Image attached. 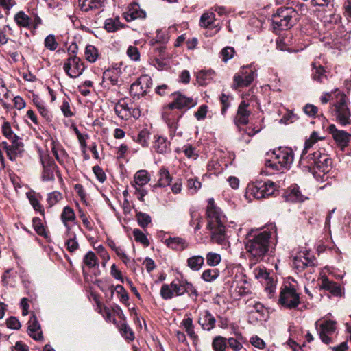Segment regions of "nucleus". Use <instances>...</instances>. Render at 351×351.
<instances>
[{"instance_id": "51", "label": "nucleus", "mask_w": 351, "mask_h": 351, "mask_svg": "<svg viewBox=\"0 0 351 351\" xmlns=\"http://www.w3.org/2000/svg\"><path fill=\"white\" fill-rule=\"evenodd\" d=\"M62 199V195L59 191H55L47 194V202L49 208H51Z\"/></svg>"}, {"instance_id": "35", "label": "nucleus", "mask_w": 351, "mask_h": 351, "mask_svg": "<svg viewBox=\"0 0 351 351\" xmlns=\"http://www.w3.org/2000/svg\"><path fill=\"white\" fill-rule=\"evenodd\" d=\"M114 109L116 114L122 119H127L129 116L128 104L123 99L119 101Z\"/></svg>"}, {"instance_id": "13", "label": "nucleus", "mask_w": 351, "mask_h": 351, "mask_svg": "<svg viewBox=\"0 0 351 351\" xmlns=\"http://www.w3.org/2000/svg\"><path fill=\"white\" fill-rule=\"evenodd\" d=\"M63 69L68 76L76 78L81 75L85 69L82 60L76 55H71L66 60Z\"/></svg>"}, {"instance_id": "10", "label": "nucleus", "mask_w": 351, "mask_h": 351, "mask_svg": "<svg viewBox=\"0 0 351 351\" xmlns=\"http://www.w3.org/2000/svg\"><path fill=\"white\" fill-rule=\"evenodd\" d=\"M315 258L307 250L298 252L293 257V267L298 271H302L305 269H308L309 272H312L313 267L315 266Z\"/></svg>"}, {"instance_id": "49", "label": "nucleus", "mask_w": 351, "mask_h": 351, "mask_svg": "<svg viewBox=\"0 0 351 351\" xmlns=\"http://www.w3.org/2000/svg\"><path fill=\"white\" fill-rule=\"evenodd\" d=\"M160 295L163 300H167L172 299L174 295L173 289L170 285L163 284L160 291Z\"/></svg>"}, {"instance_id": "4", "label": "nucleus", "mask_w": 351, "mask_h": 351, "mask_svg": "<svg viewBox=\"0 0 351 351\" xmlns=\"http://www.w3.org/2000/svg\"><path fill=\"white\" fill-rule=\"evenodd\" d=\"M301 161L304 163L305 161L308 163V167L311 169H317L316 173H323L324 174L330 171L331 165V159L330 157L322 153L319 150L310 153L306 157L304 155L301 156Z\"/></svg>"}, {"instance_id": "56", "label": "nucleus", "mask_w": 351, "mask_h": 351, "mask_svg": "<svg viewBox=\"0 0 351 351\" xmlns=\"http://www.w3.org/2000/svg\"><path fill=\"white\" fill-rule=\"evenodd\" d=\"M2 132L3 134L10 141V142L20 138L15 134H14L10 127V125L8 122H5L3 123L2 126Z\"/></svg>"}, {"instance_id": "37", "label": "nucleus", "mask_w": 351, "mask_h": 351, "mask_svg": "<svg viewBox=\"0 0 351 351\" xmlns=\"http://www.w3.org/2000/svg\"><path fill=\"white\" fill-rule=\"evenodd\" d=\"M169 145L170 143L166 138L158 136L155 141L154 147L158 153L163 154L169 150Z\"/></svg>"}, {"instance_id": "57", "label": "nucleus", "mask_w": 351, "mask_h": 351, "mask_svg": "<svg viewBox=\"0 0 351 351\" xmlns=\"http://www.w3.org/2000/svg\"><path fill=\"white\" fill-rule=\"evenodd\" d=\"M114 291L117 292V294L120 295L119 299L121 302L125 304L128 301V293L122 285H117L114 287V290H112V295H113Z\"/></svg>"}, {"instance_id": "9", "label": "nucleus", "mask_w": 351, "mask_h": 351, "mask_svg": "<svg viewBox=\"0 0 351 351\" xmlns=\"http://www.w3.org/2000/svg\"><path fill=\"white\" fill-rule=\"evenodd\" d=\"M40 160L43 167L41 176L43 181H53L55 180V173L60 177V173L58 169L57 165L48 154H40Z\"/></svg>"}, {"instance_id": "23", "label": "nucleus", "mask_w": 351, "mask_h": 351, "mask_svg": "<svg viewBox=\"0 0 351 351\" xmlns=\"http://www.w3.org/2000/svg\"><path fill=\"white\" fill-rule=\"evenodd\" d=\"M28 334L34 340H42L43 333L40 328V325L34 314H32L28 322Z\"/></svg>"}, {"instance_id": "47", "label": "nucleus", "mask_w": 351, "mask_h": 351, "mask_svg": "<svg viewBox=\"0 0 351 351\" xmlns=\"http://www.w3.org/2000/svg\"><path fill=\"white\" fill-rule=\"evenodd\" d=\"M206 261L208 266L215 267L220 263L221 256L218 253L209 252L206 255Z\"/></svg>"}, {"instance_id": "8", "label": "nucleus", "mask_w": 351, "mask_h": 351, "mask_svg": "<svg viewBox=\"0 0 351 351\" xmlns=\"http://www.w3.org/2000/svg\"><path fill=\"white\" fill-rule=\"evenodd\" d=\"M336 322L321 319L315 322V328L322 341L326 344L333 342L332 336L336 330Z\"/></svg>"}, {"instance_id": "18", "label": "nucleus", "mask_w": 351, "mask_h": 351, "mask_svg": "<svg viewBox=\"0 0 351 351\" xmlns=\"http://www.w3.org/2000/svg\"><path fill=\"white\" fill-rule=\"evenodd\" d=\"M248 106L249 104L245 101H242L238 107L237 114L234 119V123L240 132H241L240 125H247L249 122V116L251 112L247 110Z\"/></svg>"}, {"instance_id": "40", "label": "nucleus", "mask_w": 351, "mask_h": 351, "mask_svg": "<svg viewBox=\"0 0 351 351\" xmlns=\"http://www.w3.org/2000/svg\"><path fill=\"white\" fill-rule=\"evenodd\" d=\"M322 139H323V137L319 136L318 132L316 131H313L311 134L309 138L306 139L305 141L304 148L302 153V156L307 154L308 149L319 140Z\"/></svg>"}, {"instance_id": "61", "label": "nucleus", "mask_w": 351, "mask_h": 351, "mask_svg": "<svg viewBox=\"0 0 351 351\" xmlns=\"http://www.w3.org/2000/svg\"><path fill=\"white\" fill-rule=\"evenodd\" d=\"M298 119L297 115L291 111H287L280 120V123L289 124Z\"/></svg>"}, {"instance_id": "17", "label": "nucleus", "mask_w": 351, "mask_h": 351, "mask_svg": "<svg viewBox=\"0 0 351 351\" xmlns=\"http://www.w3.org/2000/svg\"><path fill=\"white\" fill-rule=\"evenodd\" d=\"M120 71L118 69L113 68L108 69L103 73V80L101 86L104 88H110V85L119 86L121 84V79L119 75Z\"/></svg>"}, {"instance_id": "25", "label": "nucleus", "mask_w": 351, "mask_h": 351, "mask_svg": "<svg viewBox=\"0 0 351 351\" xmlns=\"http://www.w3.org/2000/svg\"><path fill=\"white\" fill-rule=\"evenodd\" d=\"M311 66V77L312 80L319 83H324L328 79L327 74L329 72L323 66L317 65L315 62H312Z\"/></svg>"}, {"instance_id": "16", "label": "nucleus", "mask_w": 351, "mask_h": 351, "mask_svg": "<svg viewBox=\"0 0 351 351\" xmlns=\"http://www.w3.org/2000/svg\"><path fill=\"white\" fill-rule=\"evenodd\" d=\"M172 97L173 101L170 104L176 109H189L197 104V102L192 97H186L180 92L173 93Z\"/></svg>"}, {"instance_id": "6", "label": "nucleus", "mask_w": 351, "mask_h": 351, "mask_svg": "<svg viewBox=\"0 0 351 351\" xmlns=\"http://www.w3.org/2000/svg\"><path fill=\"white\" fill-rule=\"evenodd\" d=\"M278 304L288 308H296L300 304V293L293 285H284L281 287Z\"/></svg>"}, {"instance_id": "44", "label": "nucleus", "mask_w": 351, "mask_h": 351, "mask_svg": "<svg viewBox=\"0 0 351 351\" xmlns=\"http://www.w3.org/2000/svg\"><path fill=\"white\" fill-rule=\"evenodd\" d=\"M65 247L71 253H74L79 249L80 245L77 241L76 234H71L70 237L65 238Z\"/></svg>"}, {"instance_id": "28", "label": "nucleus", "mask_w": 351, "mask_h": 351, "mask_svg": "<svg viewBox=\"0 0 351 351\" xmlns=\"http://www.w3.org/2000/svg\"><path fill=\"white\" fill-rule=\"evenodd\" d=\"M51 145V151L56 160L60 165H64L68 158L66 152L59 143H56L55 141H53Z\"/></svg>"}, {"instance_id": "29", "label": "nucleus", "mask_w": 351, "mask_h": 351, "mask_svg": "<svg viewBox=\"0 0 351 351\" xmlns=\"http://www.w3.org/2000/svg\"><path fill=\"white\" fill-rule=\"evenodd\" d=\"M166 245L177 251H182L188 247L186 241L181 237H169L165 240Z\"/></svg>"}, {"instance_id": "21", "label": "nucleus", "mask_w": 351, "mask_h": 351, "mask_svg": "<svg viewBox=\"0 0 351 351\" xmlns=\"http://www.w3.org/2000/svg\"><path fill=\"white\" fill-rule=\"evenodd\" d=\"M25 152L24 144L21 138L11 141L10 149L6 153L11 161H16L18 158H22Z\"/></svg>"}, {"instance_id": "39", "label": "nucleus", "mask_w": 351, "mask_h": 351, "mask_svg": "<svg viewBox=\"0 0 351 351\" xmlns=\"http://www.w3.org/2000/svg\"><path fill=\"white\" fill-rule=\"evenodd\" d=\"M84 54L86 60L91 63L95 62L99 57L97 49L92 45L86 47Z\"/></svg>"}, {"instance_id": "55", "label": "nucleus", "mask_w": 351, "mask_h": 351, "mask_svg": "<svg viewBox=\"0 0 351 351\" xmlns=\"http://www.w3.org/2000/svg\"><path fill=\"white\" fill-rule=\"evenodd\" d=\"M133 235L136 242H139L146 247H147L149 245L148 239L141 230L138 228L134 229Z\"/></svg>"}, {"instance_id": "58", "label": "nucleus", "mask_w": 351, "mask_h": 351, "mask_svg": "<svg viewBox=\"0 0 351 351\" xmlns=\"http://www.w3.org/2000/svg\"><path fill=\"white\" fill-rule=\"evenodd\" d=\"M220 101L222 104L221 114L224 116L230 106V97L225 93H222L220 96Z\"/></svg>"}, {"instance_id": "20", "label": "nucleus", "mask_w": 351, "mask_h": 351, "mask_svg": "<svg viewBox=\"0 0 351 351\" xmlns=\"http://www.w3.org/2000/svg\"><path fill=\"white\" fill-rule=\"evenodd\" d=\"M284 197L287 202H303L308 199L302 193L300 187L295 184L291 185L285 191Z\"/></svg>"}, {"instance_id": "60", "label": "nucleus", "mask_w": 351, "mask_h": 351, "mask_svg": "<svg viewBox=\"0 0 351 351\" xmlns=\"http://www.w3.org/2000/svg\"><path fill=\"white\" fill-rule=\"evenodd\" d=\"M128 56L133 61L140 60V53L136 47L129 46L127 49Z\"/></svg>"}, {"instance_id": "53", "label": "nucleus", "mask_w": 351, "mask_h": 351, "mask_svg": "<svg viewBox=\"0 0 351 351\" xmlns=\"http://www.w3.org/2000/svg\"><path fill=\"white\" fill-rule=\"evenodd\" d=\"M250 289L245 287L242 283L237 282L236 286L232 293V296L234 298L247 295L250 293Z\"/></svg>"}, {"instance_id": "30", "label": "nucleus", "mask_w": 351, "mask_h": 351, "mask_svg": "<svg viewBox=\"0 0 351 351\" xmlns=\"http://www.w3.org/2000/svg\"><path fill=\"white\" fill-rule=\"evenodd\" d=\"M262 188V184H260L258 181L249 184L246 189L245 197L252 196L256 199L264 198Z\"/></svg>"}, {"instance_id": "33", "label": "nucleus", "mask_w": 351, "mask_h": 351, "mask_svg": "<svg viewBox=\"0 0 351 351\" xmlns=\"http://www.w3.org/2000/svg\"><path fill=\"white\" fill-rule=\"evenodd\" d=\"M123 27L120 21V18L116 16L107 19L104 22V28L108 32H114Z\"/></svg>"}, {"instance_id": "26", "label": "nucleus", "mask_w": 351, "mask_h": 351, "mask_svg": "<svg viewBox=\"0 0 351 351\" xmlns=\"http://www.w3.org/2000/svg\"><path fill=\"white\" fill-rule=\"evenodd\" d=\"M198 323L204 330L209 331L215 328L216 320L208 310H205L201 313Z\"/></svg>"}, {"instance_id": "22", "label": "nucleus", "mask_w": 351, "mask_h": 351, "mask_svg": "<svg viewBox=\"0 0 351 351\" xmlns=\"http://www.w3.org/2000/svg\"><path fill=\"white\" fill-rule=\"evenodd\" d=\"M123 14L125 19L128 22L138 19H145L146 16L145 12L140 8L138 3L130 4Z\"/></svg>"}, {"instance_id": "1", "label": "nucleus", "mask_w": 351, "mask_h": 351, "mask_svg": "<svg viewBox=\"0 0 351 351\" xmlns=\"http://www.w3.org/2000/svg\"><path fill=\"white\" fill-rule=\"evenodd\" d=\"M206 217V228L210 232L211 241L219 245H226L228 242L225 226L227 219L221 208L216 206L213 198L208 202Z\"/></svg>"}, {"instance_id": "43", "label": "nucleus", "mask_w": 351, "mask_h": 351, "mask_svg": "<svg viewBox=\"0 0 351 351\" xmlns=\"http://www.w3.org/2000/svg\"><path fill=\"white\" fill-rule=\"evenodd\" d=\"M27 197L33 207L34 210L36 212L40 213L43 216L45 215V209L43 206L40 204L38 197L34 194H32L31 193H27Z\"/></svg>"}, {"instance_id": "42", "label": "nucleus", "mask_w": 351, "mask_h": 351, "mask_svg": "<svg viewBox=\"0 0 351 351\" xmlns=\"http://www.w3.org/2000/svg\"><path fill=\"white\" fill-rule=\"evenodd\" d=\"M219 276V271L217 269H206L201 276L202 280L208 282H212Z\"/></svg>"}, {"instance_id": "54", "label": "nucleus", "mask_w": 351, "mask_h": 351, "mask_svg": "<svg viewBox=\"0 0 351 351\" xmlns=\"http://www.w3.org/2000/svg\"><path fill=\"white\" fill-rule=\"evenodd\" d=\"M44 45L46 49L50 51H55L58 46L55 36L53 34L47 36L44 40Z\"/></svg>"}, {"instance_id": "45", "label": "nucleus", "mask_w": 351, "mask_h": 351, "mask_svg": "<svg viewBox=\"0 0 351 351\" xmlns=\"http://www.w3.org/2000/svg\"><path fill=\"white\" fill-rule=\"evenodd\" d=\"M258 182L262 184L264 198L273 195L276 190V186L274 182L268 180L266 182L258 181Z\"/></svg>"}, {"instance_id": "48", "label": "nucleus", "mask_w": 351, "mask_h": 351, "mask_svg": "<svg viewBox=\"0 0 351 351\" xmlns=\"http://www.w3.org/2000/svg\"><path fill=\"white\" fill-rule=\"evenodd\" d=\"M136 218L138 225L143 229L146 228L152 221L151 217L148 214L141 211L136 213Z\"/></svg>"}, {"instance_id": "59", "label": "nucleus", "mask_w": 351, "mask_h": 351, "mask_svg": "<svg viewBox=\"0 0 351 351\" xmlns=\"http://www.w3.org/2000/svg\"><path fill=\"white\" fill-rule=\"evenodd\" d=\"M120 330L122 333V335L125 339L131 340V341L134 339V334L128 324H121Z\"/></svg>"}, {"instance_id": "63", "label": "nucleus", "mask_w": 351, "mask_h": 351, "mask_svg": "<svg viewBox=\"0 0 351 351\" xmlns=\"http://www.w3.org/2000/svg\"><path fill=\"white\" fill-rule=\"evenodd\" d=\"M234 54V49L231 47H226L223 48L221 51V55L223 61L225 62L231 59Z\"/></svg>"}, {"instance_id": "34", "label": "nucleus", "mask_w": 351, "mask_h": 351, "mask_svg": "<svg viewBox=\"0 0 351 351\" xmlns=\"http://www.w3.org/2000/svg\"><path fill=\"white\" fill-rule=\"evenodd\" d=\"M187 266L193 271H197L201 269L204 263V258L200 255H195L189 257L187 261Z\"/></svg>"}, {"instance_id": "64", "label": "nucleus", "mask_w": 351, "mask_h": 351, "mask_svg": "<svg viewBox=\"0 0 351 351\" xmlns=\"http://www.w3.org/2000/svg\"><path fill=\"white\" fill-rule=\"evenodd\" d=\"M201 186V182L197 178H189L187 180V187L192 193H196Z\"/></svg>"}, {"instance_id": "14", "label": "nucleus", "mask_w": 351, "mask_h": 351, "mask_svg": "<svg viewBox=\"0 0 351 351\" xmlns=\"http://www.w3.org/2000/svg\"><path fill=\"white\" fill-rule=\"evenodd\" d=\"M256 75L255 71L251 67H243L240 74L234 75L232 87L236 89L239 87L248 86L254 81Z\"/></svg>"}, {"instance_id": "15", "label": "nucleus", "mask_w": 351, "mask_h": 351, "mask_svg": "<svg viewBox=\"0 0 351 351\" xmlns=\"http://www.w3.org/2000/svg\"><path fill=\"white\" fill-rule=\"evenodd\" d=\"M332 110L335 112V117L339 123L342 125L351 124L350 112L344 98L332 106Z\"/></svg>"}, {"instance_id": "19", "label": "nucleus", "mask_w": 351, "mask_h": 351, "mask_svg": "<svg viewBox=\"0 0 351 351\" xmlns=\"http://www.w3.org/2000/svg\"><path fill=\"white\" fill-rule=\"evenodd\" d=\"M328 130L337 144L342 147H345L348 145L351 140V134L344 130L337 129L335 125L333 124L328 127Z\"/></svg>"}, {"instance_id": "46", "label": "nucleus", "mask_w": 351, "mask_h": 351, "mask_svg": "<svg viewBox=\"0 0 351 351\" xmlns=\"http://www.w3.org/2000/svg\"><path fill=\"white\" fill-rule=\"evenodd\" d=\"M75 214L73 208L70 206H65L61 214V219L63 223L66 222H72L75 220Z\"/></svg>"}, {"instance_id": "62", "label": "nucleus", "mask_w": 351, "mask_h": 351, "mask_svg": "<svg viewBox=\"0 0 351 351\" xmlns=\"http://www.w3.org/2000/svg\"><path fill=\"white\" fill-rule=\"evenodd\" d=\"M208 107L206 104L201 105L197 112H195L194 116L198 121L204 120L208 112Z\"/></svg>"}, {"instance_id": "11", "label": "nucleus", "mask_w": 351, "mask_h": 351, "mask_svg": "<svg viewBox=\"0 0 351 351\" xmlns=\"http://www.w3.org/2000/svg\"><path fill=\"white\" fill-rule=\"evenodd\" d=\"M152 84V80L148 75H143L130 86V93L134 98L139 99L145 95Z\"/></svg>"}, {"instance_id": "3", "label": "nucleus", "mask_w": 351, "mask_h": 351, "mask_svg": "<svg viewBox=\"0 0 351 351\" xmlns=\"http://www.w3.org/2000/svg\"><path fill=\"white\" fill-rule=\"evenodd\" d=\"M272 154L273 158L265 160V165L273 169L289 167L293 161V152L289 147H279L274 149Z\"/></svg>"}, {"instance_id": "36", "label": "nucleus", "mask_w": 351, "mask_h": 351, "mask_svg": "<svg viewBox=\"0 0 351 351\" xmlns=\"http://www.w3.org/2000/svg\"><path fill=\"white\" fill-rule=\"evenodd\" d=\"M14 21L20 27H30L32 25V19L23 11H19L15 14Z\"/></svg>"}, {"instance_id": "5", "label": "nucleus", "mask_w": 351, "mask_h": 351, "mask_svg": "<svg viewBox=\"0 0 351 351\" xmlns=\"http://www.w3.org/2000/svg\"><path fill=\"white\" fill-rule=\"evenodd\" d=\"M296 12L292 8L284 7L278 9L272 16L274 29L285 30L291 28L295 23Z\"/></svg>"}, {"instance_id": "41", "label": "nucleus", "mask_w": 351, "mask_h": 351, "mask_svg": "<svg viewBox=\"0 0 351 351\" xmlns=\"http://www.w3.org/2000/svg\"><path fill=\"white\" fill-rule=\"evenodd\" d=\"M83 263L88 267L93 268L99 265V260L96 254L92 252H88L83 258Z\"/></svg>"}, {"instance_id": "50", "label": "nucleus", "mask_w": 351, "mask_h": 351, "mask_svg": "<svg viewBox=\"0 0 351 351\" xmlns=\"http://www.w3.org/2000/svg\"><path fill=\"white\" fill-rule=\"evenodd\" d=\"M212 346L215 351H224L226 348V339L221 336L215 337L212 342Z\"/></svg>"}, {"instance_id": "52", "label": "nucleus", "mask_w": 351, "mask_h": 351, "mask_svg": "<svg viewBox=\"0 0 351 351\" xmlns=\"http://www.w3.org/2000/svg\"><path fill=\"white\" fill-rule=\"evenodd\" d=\"M32 226L34 230L40 236H43L46 237L47 233L45 231V226H43L42 221L38 217H34L32 219Z\"/></svg>"}, {"instance_id": "12", "label": "nucleus", "mask_w": 351, "mask_h": 351, "mask_svg": "<svg viewBox=\"0 0 351 351\" xmlns=\"http://www.w3.org/2000/svg\"><path fill=\"white\" fill-rule=\"evenodd\" d=\"M171 287L176 296H181L184 293H187L192 300H195L199 295L198 291L193 284L185 279L173 280L171 282Z\"/></svg>"}, {"instance_id": "31", "label": "nucleus", "mask_w": 351, "mask_h": 351, "mask_svg": "<svg viewBox=\"0 0 351 351\" xmlns=\"http://www.w3.org/2000/svg\"><path fill=\"white\" fill-rule=\"evenodd\" d=\"M215 72L213 70H202L196 73V79L200 86L210 84L213 80Z\"/></svg>"}, {"instance_id": "7", "label": "nucleus", "mask_w": 351, "mask_h": 351, "mask_svg": "<svg viewBox=\"0 0 351 351\" xmlns=\"http://www.w3.org/2000/svg\"><path fill=\"white\" fill-rule=\"evenodd\" d=\"M176 108L169 103L164 107L162 112V119L167 123L169 128V136L171 138L175 136H182V132H176L178 126V121L182 116V114H178L175 112Z\"/></svg>"}, {"instance_id": "32", "label": "nucleus", "mask_w": 351, "mask_h": 351, "mask_svg": "<svg viewBox=\"0 0 351 351\" xmlns=\"http://www.w3.org/2000/svg\"><path fill=\"white\" fill-rule=\"evenodd\" d=\"M150 180L149 173L146 170L138 171L134 178V184H132L133 187L134 186L138 187H142L145 185Z\"/></svg>"}, {"instance_id": "2", "label": "nucleus", "mask_w": 351, "mask_h": 351, "mask_svg": "<svg viewBox=\"0 0 351 351\" xmlns=\"http://www.w3.org/2000/svg\"><path fill=\"white\" fill-rule=\"evenodd\" d=\"M271 236V233L267 231L248 235L245 248L254 263L263 260L267 254Z\"/></svg>"}, {"instance_id": "27", "label": "nucleus", "mask_w": 351, "mask_h": 351, "mask_svg": "<svg viewBox=\"0 0 351 351\" xmlns=\"http://www.w3.org/2000/svg\"><path fill=\"white\" fill-rule=\"evenodd\" d=\"M82 11L88 12L99 10L104 6V0H78Z\"/></svg>"}, {"instance_id": "38", "label": "nucleus", "mask_w": 351, "mask_h": 351, "mask_svg": "<svg viewBox=\"0 0 351 351\" xmlns=\"http://www.w3.org/2000/svg\"><path fill=\"white\" fill-rule=\"evenodd\" d=\"M171 177L169 171L165 167H162L159 171V179L157 185L160 187H165L170 184Z\"/></svg>"}, {"instance_id": "24", "label": "nucleus", "mask_w": 351, "mask_h": 351, "mask_svg": "<svg viewBox=\"0 0 351 351\" xmlns=\"http://www.w3.org/2000/svg\"><path fill=\"white\" fill-rule=\"evenodd\" d=\"M321 283L319 287L322 289L327 290L335 296H341L342 294V289L339 285L331 281L326 276H323L320 278Z\"/></svg>"}]
</instances>
